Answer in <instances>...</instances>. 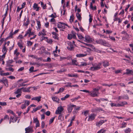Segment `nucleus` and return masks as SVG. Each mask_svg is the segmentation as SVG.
I'll return each mask as SVG.
<instances>
[{
  "label": "nucleus",
  "mask_w": 133,
  "mask_h": 133,
  "mask_svg": "<svg viewBox=\"0 0 133 133\" xmlns=\"http://www.w3.org/2000/svg\"><path fill=\"white\" fill-rule=\"evenodd\" d=\"M81 64L79 65H78L79 66H86L89 65L86 62H81Z\"/></svg>",
  "instance_id": "nucleus-30"
},
{
  "label": "nucleus",
  "mask_w": 133,
  "mask_h": 133,
  "mask_svg": "<svg viewBox=\"0 0 133 133\" xmlns=\"http://www.w3.org/2000/svg\"><path fill=\"white\" fill-rule=\"evenodd\" d=\"M32 29L31 28H29L28 30L26 31L25 34V35L24 36L26 37L28 35H29V33L30 32V31H31Z\"/></svg>",
  "instance_id": "nucleus-33"
},
{
  "label": "nucleus",
  "mask_w": 133,
  "mask_h": 133,
  "mask_svg": "<svg viewBox=\"0 0 133 133\" xmlns=\"http://www.w3.org/2000/svg\"><path fill=\"white\" fill-rule=\"evenodd\" d=\"M118 107H123L125 105L128 104L127 102L125 101L120 102L118 104Z\"/></svg>",
  "instance_id": "nucleus-11"
},
{
  "label": "nucleus",
  "mask_w": 133,
  "mask_h": 133,
  "mask_svg": "<svg viewBox=\"0 0 133 133\" xmlns=\"http://www.w3.org/2000/svg\"><path fill=\"white\" fill-rule=\"evenodd\" d=\"M70 95L68 94H66L64 97L61 98V99L62 101H64L66 99L70 97Z\"/></svg>",
  "instance_id": "nucleus-24"
},
{
  "label": "nucleus",
  "mask_w": 133,
  "mask_h": 133,
  "mask_svg": "<svg viewBox=\"0 0 133 133\" xmlns=\"http://www.w3.org/2000/svg\"><path fill=\"white\" fill-rule=\"evenodd\" d=\"M7 50L8 49L6 48L5 46H3L2 50V51L3 53H4V54L3 55H4L5 56Z\"/></svg>",
  "instance_id": "nucleus-19"
},
{
  "label": "nucleus",
  "mask_w": 133,
  "mask_h": 133,
  "mask_svg": "<svg viewBox=\"0 0 133 133\" xmlns=\"http://www.w3.org/2000/svg\"><path fill=\"white\" fill-rule=\"evenodd\" d=\"M92 48L93 49V50L96 52L98 53H101V51L100 50L97 49L94 46H92Z\"/></svg>",
  "instance_id": "nucleus-29"
},
{
  "label": "nucleus",
  "mask_w": 133,
  "mask_h": 133,
  "mask_svg": "<svg viewBox=\"0 0 133 133\" xmlns=\"http://www.w3.org/2000/svg\"><path fill=\"white\" fill-rule=\"evenodd\" d=\"M126 75H132L133 73V71L132 70H129L128 69H127L126 70Z\"/></svg>",
  "instance_id": "nucleus-17"
},
{
  "label": "nucleus",
  "mask_w": 133,
  "mask_h": 133,
  "mask_svg": "<svg viewBox=\"0 0 133 133\" xmlns=\"http://www.w3.org/2000/svg\"><path fill=\"white\" fill-rule=\"evenodd\" d=\"M55 18H52L50 19V22H53L54 24H55L56 23V21Z\"/></svg>",
  "instance_id": "nucleus-52"
},
{
  "label": "nucleus",
  "mask_w": 133,
  "mask_h": 133,
  "mask_svg": "<svg viewBox=\"0 0 133 133\" xmlns=\"http://www.w3.org/2000/svg\"><path fill=\"white\" fill-rule=\"evenodd\" d=\"M38 5L37 4H36V3H35L33 6V7L34 9H36V8H37V7H38Z\"/></svg>",
  "instance_id": "nucleus-64"
},
{
  "label": "nucleus",
  "mask_w": 133,
  "mask_h": 133,
  "mask_svg": "<svg viewBox=\"0 0 133 133\" xmlns=\"http://www.w3.org/2000/svg\"><path fill=\"white\" fill-rule=\"evenodd\" d=\"M103 63V66L104 67H106L109 66V62L107 61H104Z\"/></svg>",
  "instance_id": "nucleus-23"
},
{
  "label": "nucleus",
  "mask_w": 133,
  "mask_h": 133,
  "mask_svg": "<svg viewBox=\"0 0 133 133\" xmlns=\"http://www.w3.org/2000/svg\"><path fill=\"white\" fill-rule=\"evenodd\" d=\"M131 129L130 128H128L127 129H126L125 130H124V131L126 133H128L129 132H130L131 131Z\"/></svg>",
  "instance_id": "nucleus-56"
},
{
  "label": "nucleus",
  "mask_w": 133,
  "mask_h": 133,
  "mask_svg": "<svg viewBox=\"0 0 133 133\" xmlns=\"http://www.w3.org/2000/svg\"><path fill=\"white\" fill-rule=\"evenodd\" d=\"M76 16L78 20L80 21L81 20L82 18L81 15L79 14L78 13H77L76 14Z\"/></svg>",
  "instance_id": "nucleus-31"
},
{
  "label": "nucleus",
  "mask_w": 133,
  "mask_h": 133,
  "mask_svg": "<svg viewBox=\"0 0 133 133\" xmlns=\"http://www.w3.org/2000/svg\"><path fill=\"white\" fill-rule=\"evenodd\" d=\"M32 29L31 28H29L28 30L26 31L25 34V35L24 36L26 37L28 35H29V33L30 32V31H31Z\"/></svg>",
  "instance_id": "nucleus-34"
},
{
  "label": "nucleus",
  "mask_w": 133,
  "mask_h": 133,
  "mask_svg": "<svg viewBox=\"0 0 133 133\" xmlns=\"http://www.w3.org/2000/svg\"><path fill=\"white\" fill-rule=\"evenodd\" d=\"M0 105H6V103L5 102H0Z\"/></svg>",
  "instance_id": "nucleus-62"
},
{
  "label": "nucleus",
  "mask_w": 133,
  "mask_h": 133,
  "mask_svg": "<svg viewBox=\"0 0 133 133\" xmlns=\"http://www.w3.org/2000/svg\"><path fill=\"white\" fill-rule=\"evenodd\" d=\"M87 54H76V57H81L86 56Z\"/></svg>",
  "instance_id": "nucleus-15"
},
{
  "label": "nucleus",
  "mask_w": 133,
  "mask_h": 133,
  "mask_svg": "<svg viewBox=\"0 0 133 133\" xmlns=\"http://www.w3.org/2000/svg\"><path fill=\"white\" fill-rule=\"evenodd\" d=\"M5 69L7 71H9L12 72H13L14 70V69L11 67H9L8 68H6Z\"/></svg>",
  "instance_id": "nucleus-38"
},
{
  "label": "nucleus",
  "mask_w": 133,
  "mask_h": 133,
  "mask_svg": "<svg viewBox=\"0 0 133 133\" xmlns=\"http://www.w3.org/2000/svg\"><path fill=\"white\" fill-rule=\"evenodd\" d=\"M57 16L55 13H54L50 15V17L51 18H56Z\"/></svg>",
  "instance_id": "nucleus-43"
},
{
  "label": "nucleus",
  "mask_w": 133,
  "mask_h": 133,
  "mask_svg": "<svg viewBox=\"0 0 133 133\" xmlns=\"http://www.w3.org/2000/svg\"><path fill=\"white\" fill-rule=\"evenodd\" d=\"M76 106L74 105L69 104L67 106V110L69 113L71 112L73 109V108H76Z\"/></svg>",
  "instance_id": "nucleus-6"
},
{
  "label": "nucleus",
  "mask_w": 133,
  "mask_h": 133,
  "mask_svg": "<svg viewBox=\"0 0 133 133\" xmlns=\"http://www.w3.org/2000/svg\"><path fill=\"white\" fill-rule=\"evenodd\" d=\"M31 88L30 87H29L28 88H25L22 87L21 88V89L22 90V91L24 92H30V89Z\"/></svg>",
  "instance_id": "nucleus-14"
},
{
  "label": "nucleus",
  "mask_w": 133,
  "mask_h": 133,
  "mask_svg": "<svg viewBox=\"0 0 133 133\" xmlns=\"http://www.w3.org/2000/svg\"><path fill=\"white\" fill-rule=\"evenodd\" d=\"M79 41V42H81V43L85 44V45H87V46H88L90 47H92V46H93L91 44H88L86 43H85L84 42H81L80 41L78 40Z\"/></svg>",
  "instance_id": "nucleus-42"
},
{
  "label": "nucleus",
  "mask_w": 133,
  "mask_h": 133,
  "mask_svg": "<svg viewBox=\"0 0 133 133\" xmlns=\"http://www.w3.org/2000/svg\"><path fill=\"white\" fill-rule=\"evenodd\" d=\"M0 75L1 76H8L10 75V74L9 72H7L6 73H1Z\"/></svg>",
  "instance_id": "nucleus-46"
},
{
  "label": "nucleus",
  "mask_w": 133,
  "mask_h": 133,
  "mask_svg": "<svg viewBox=\"0 0 133 133\" xmlns=\"http://www.w3.org/2000/svg\"><path fill=\"white\" fill-rule=\"evenodd\" d=\"M64 109L62 106H59L58 107L57 110H56L55 114H61L63 110Z\"/></svg>",
  "instance_id": "nucleus-7"
},
{
  "label": "nucleus",
  "mask_w": 133,
  "mask_h": 133,
  "mask_svg": "<svg viewBox=\"0 0 133 133\" xmlns=\"http://www.w3.org/2000/svg\"><path fill=\"white\" fill-rule=\"evenodd\" d=\"M127 125V123L124 122H123L122 124V126L121 127V128H123L125 127Z\"/></svg>",
  "instance_id": "nucleus-49"
},
{
  "label": "nucleus",
  "mask_w": 133,
  "mask_h": 133,
  "mask_svg": "<svg viewBox=\"0 0 133 133\" xmlns=\"http://www.w3.org/2000/svg\"><path fill=\"white\" fill-rule=\"evenodd\" d=\"M42 39H45V40L48 43H50V40H48V37H43V38H42Z\"/></svg>",
  "instance_id": "nucleus-47"
},
{
  "label": "nucleus",
  "mask_w": 133,
  "mask_h": 133,
  "mask_svg": "<svg viewBox=\"0 0 133 133\" xmlns=\"http://www.w3.org/2000/svg\"><path fill=\"white\" fill-rule=\"evenodd\" d=\"M41 96H39L37 97L33 98L31 99V100H34L37 101L39 102L40 101H41Z\"/></svg>",
  "instance_id": "nucleus-18"
},
{
  "label": "nucleus",
  "mask_w": 133,
  "mask_h": 133,
  "mask_svg": "<svg viewBox=\"0 0 133 133\" xmlns=\"http://www.w3.org/2000/svg\"><path fill=\"white\" fill-rule=\"evenodd\" d=\"M58 119L61 121H62L64 120V117L62 115H60L58 117Z\"/></svg>",
  "instance_id": "nucleus-32"
},
{
  "label": "nucleus",
  "mask_w": 133,
  "mask_h": 133,
  "mask_svg": "<svg viewBox=\"0 0 133 133\" xmlns=\"http://www.w3.org/2000/svg\"><path fill=\"white\" fill-rule=\"evenodd\" d=\"M22 89H21V88L18 89L16 90V91L15 92V93L16 94H21L22 93Z\"/></svg>",
  "instance_id": "nucleus-28"
},
{
  "label": "nucleus",
  "mask_w": 133,
  "mask_h": 133,
  "mask_svg": "<svg viewBox=\"0 0 133 133\" xmlns=\"http://www.w3.org/2000/svg\"><path fill=\"white\" fill-rule=\"evenodd\" d=\"M96 115L94 114H91L88 117V121H92L95 118Z\"/></svg>",
  "instance_id": "nucleus-9"
},
{
  "label": "nucleus",
  "mask_w": 133,
  "mask_h": 133,
  "mask_svg": "<svg viewBox=\"0 0 133 133\" xmlns=\"http://www.w3.org/2000/svg\"><path fill=\"white\" fill-rule=\"evenodd\" d=\"M98 43L106 46L109 47L111 46V45L109 44V42H107L103 40L102 39H99V40Z\"/></svg>",
  "instance_id": "nucleus-3"
},
{
  "label": "nucleus",
  "mask_w": 133,
  "mask_h": 133,
  "mask_svg": "<svg viewBox=\"0 0 133 133\" xmlns=\"http://www.w3.org/2000/svg\"><path fill=\"white\" fill-rule=\"evenodd\" d=\"M77 35L79 39L83 41L84 37H83L82 35L80 34H78Z\"/></svg>",
  "instance_id": "nucleus-27"
},
{
  "label": "nucleus",
  "mask_w": 133,
  "mask_h": 133,
  "mask_svg": "<svg viewBox=\"0 0 133 133\" xmlns=\"http://www.w3.org/2000/svg\"><path fill=\"white\" fill-rule=\"evenodd\" d=\"M102 64L101 63H95L92 64L93 66L91 67L90 70L91 71H95L98 70L101 68V66Z\"/></svg>",
  "instance_id": "nucleus-1"
},
{
  "label": "nucleus",
  "mask_w": 133,
  "mask_h": 133,
  "mask_svg": "<svg viewBox=\"0 0 133 133\" xmlns=\"http://www.w3.org/2000/svg\"><path fill=\"white\" fill-rule=\"evenodd\" d=\"M106 131V130H105L102 129L98 131L97 133H105Z\"/></svg>",
  "instance_id": "nucleus-36"
},
{
  "label": "nucleus",
  "mask_w": 133,
  "mask_h": 133,
  "mask_svg": "<svg viewBox=\"0 0 133 133\" xmlns=\"http://www.w3.org/2000/svg\"><path fill=\"white\" fill-rule=\"evenodd\" d=\"M112 31L111 30H107L106 31V34H109L112 33Z\"/></svg>",
  "instance_id": "nucleus-61"
},
{
  "label": "nucleus",
  "mask_w": 133,
  "mask_h": 133,
  "mask_svg": "<svg viewBox=\"0 0 133 133\" xmlns=\"http://www.w3.org/2000/svg\"><path fill=\"white\" fill-rule=\"evenodd\" d=\"M58 50H56V49L54 51H53V54L54 55V56L55 57H57L58 55L56 54L55 53H57V52Z\"/></svg>",
  "instance_id": "nucleus-53"
},
{
  "label": "nucleus",
  "mask_w": 133,
  "mask_h": 133,
  "mask_svg": "<svg viewBox=\"0 0 133 133\" xmlns=\"http://www.w3.org/2000/svg\"><path fill=\"white\" fill-rule=\"evenodd\" d=\"M65 26H68V25L64 23L59 22L57 24V26L58 28L65 29Z\"/></svg>",
  "instance_id": "nucleus-5"
},
{
  "label": "nucleus",
  "mask_w": 133,
  "mask_h": 133,
  "mask_svg": "<svg viewBox=\"0 0 133 133\" xmlns=\"http://www.w3.org/2000/svg\"><path fill=\"white\" fill-rule=\"evenodd\" d=\"M72 65L76 66H77L78 65V63L76 59H72Z\"/></svg>",
  "instance_id": "nucleus-21"
},
{
  "label": "nucleus",
  "mask_w": 133,
  "mask_h": 133,
  "mask_svg": "<svg viewBox=\"0 0 133 133\" xmlns=\"http://www.w3.org/2000/svg\"><path fill=\"white\" fill-rule=\"evenodd\" d=\"M29 19L28 18L27 19L26 22L25 23H24V24L23 25H24L25 26H27L29 24Z\"/></svg>",
  "instance_id": "nucleus-37"
},
{
  "label": "nucleus",
  "mask_w": 133,
  "mask_h": 133,
  "mask_svg": "<svg viewBox=\"0 0 133 133\" xmlns=\"http://www.w3.org/2000/svg\"><path fill=\"white\" fill-rule=\"evenodd\" d=\"M41 5L42 7L43 8V9H45L46 8V5H44V3L42 2H41Z\"/></svg>",
  "instance_id": "nucleus-54"
},
{
  "label": "nucleus",
  "mask_w": 133,
  "mask_h": 133,
  "mask_svg": "<svg viewBox=\"0 0 133 133\" xmlns=\"http://www.w3.org/2000/svg\"><path fill=\"white\" fill-rule=\"evenodd\" d=\"M118 100H120L122 99H124V97L123 96H119L117 98Z\"/></svg>",
  "instance_id": "nucleus-58"
},
{
  "label": "nucleus",
  "mask_w": 133,
  "mask_h": 133,
  "mask_svg": "<svg viewBox=\"0 0 133 133\" xmlns=\"http://www.w3.org/2000/svg\"><path fill=\"white\" fill-rule=\"evenodd\" d=\"M104 123V121L103 120H101L99 122H97L96 124V126L98 127H99L101 125Z\"/></svg>",
  "instance_id": "nucleus-20"
},
{
  "label": "nucleus",
  "mask_w": 133,
  "mask_h": 133,
  "mask_svg": "<svg viewBox=\"0 0 133 133\" xmlns=\"http://www.w3.org/2000/svg\"><path fill=\"white\" fill-rule=\"evenodd\" d=\"M109 38L111 40L113 41L114 42H115L116 41L115 39V38L113 36H109Z\"/></svg>",
  "instance_id": "nucleus-45"
},
{
  "label": "nucleus",
  "mask_w": 133,
  "mask_h": 133,
  "mask_svg": "<svg viewBox=\"0 0 133 133\" xmlns=\"http://www.w3.org/2000/svg\"><path fill=\"white\" fill-rule=\"evenodd\" d=\"M67 48L69 50H73L74 48V45L72 44V43H70L69 44V45L67 47Z\"/></svg>",
  "instance_id": "nucleus-12"
},
{
  "label": "nucleus",
  "mask_w": 133,
  "mask_h": 133,
  "mask_svg": "<svg viewBox=\"0 0 133 133\" xmlns=\"http://www.w3.org/2000/svg\"><path fill=\"white\" fill-rule=\"evenodd\" d=\"M30 102L29 101H25V105H26L27 106H28L30 104Z\"/></svg>",
  "instance_id": "nucleus-63"
},
{
  "label": "nucleus",
  "mask_w": 133,
  "mask_h": 133,
  "mask_svg": "<svg viewBox=\"0 0 133 133\" xmlns=\"http://www.w3.org/2000/svg\"><path fill=\"white\" fill-rule=\"evenodd\" d=\"M52 99L54 101L58 103L59 99L56 97H54L52 98Z\"/></svg>",
  "instance_id": "nucleus-35"
},
{
  "label": "nucleus",
  "mask_w": 133,
  "mask_h": 133,
  "mask_svg": "<svg viewBox=\"0 0 133 133\" xmlns=\"http://www.w3.org/2000/svg\"><path fill=\"white\" fill-rule=\"evenodd\" d=\"M14 62L13 60H9L7 62L6 66H10V64Z\"/></svg>",
  "instance_id": "nucleus-25"
},
{
  "label": "nucleus",
  "mask_w": 133,
  "mask_h": 133,
  "mask_svg": "<svg viewBox=\"0 0 133 133\" xmlns=\"http://www.w3.org/2000/svg\"><path fill=\"white\" fill-rule=\"evenodd\" d=\"M74 130L72 131L71 132V131L70 129L67 130L66 133H74Z\"/></svg>",
  "instance_id": "nucleus-55"
},
{
  "label": "nucleus",
  "mask_w": 133,
  "mask_h": 133,
  "mask_svg": "<svg viewBox=\"0 0 133 133\" xmlns=\"http://www.w3.org/2000/svg\"><path fill=\"white\" fill-rule=\"evenodd\" d=\"M72 38V35L71 34H69L68 36V38L69 39H71Z\"/></svg>",
  "instance_id": "nucleus-50"
},
{
  "label": "nucleus",
  "mask_w": 133,
  "mask_h": 133,
  "mask_svg": "<svg viewBox=\"0 0 133 133\" xmlns=\"http://www.w3.org/2000/svg\"><path fill=\"white\" fill-rule=\"evenodd\" d=\"M25 133H29L30 132H33L32 128L31 127H29L25 129Z\"/></svg>",
  "instance_id": "nucleus-8"
},
{
  "label": "nucleus",
  "mask_w": 133,
  "mask_h": 133,
  "mask_svg": "<svg viewBox=\"0 0 133 133\" xmlns=\"http://www.w3.org/2000/svg\"><path fill=\"white\" fill-rule=\"evenodd\" d=\"M90 7L92 10H95L96 9V6H95L93 7L92 4H90Z\"/></svg>",
  "instance_id": "nucleus-44"
},
{
  "label": "nucleus",
  "mask_w": 133,
  "mask_h": 133,
  "mask_svg": "<svg viewBox=\"0 0 133 133\" xmlns=\"http://www.w3.org/2000/svg\"><path fill=\"white\" fill-rule=\"evenodd\" d=\"M83 41L87 43H90L92 41V39L89 36L86 35L84 38Z\"/></svg>",
  "instance_id": "nucleus-4"
},
{
  "label": "nucleus",
  "mask_w": 133,
  "mask_h": 133,
  "mask_svg": "<svg viewBox=\"0 0 133 133\" xmlns=\"http://www.w3.org/2000/svg\"><path fill=\"white\" fill-rule=\"evenodd\" d=\"M37 22L38 27L39 29L41 26L40 22L39 21H37Z\"/></svg>",
  "instance_id": "nucleus-57"
},
{
  "label": "nucleus",
  "mask_w": 133,
  "mask_h": 133,
  "mask_svg": "<svg viewBox=\"0 0 133 133\" xmlns=\"http://www.w3.org/2000/svg\"><path fill=\"white\" fill-rule=\"evenodd\" d=\"M64 88H60L59 89V90L58 91V92H55L54 94H58L60 92H62L64 90Z\"/></svg>",
  "instance_id": "nucleus-26"
},
{
  "label": "nucleus",
  "mask_w": 133,
  "mask_h": 133,
  "mask_svg": "<svg viewBox=\"0 0 133 133\" xmlns=\"http://www.w3.org/2000/svg\"><path fill=\"white\" fill-rule=\"evenodd\" d=\"M98 90V89L97 88H93V90L90 91V95L93 97L98 96L99 94Z\"/></svg>",
  "instance_id": "nucleus-2"
},
{
  "label": "nucleus",
  "mask_w": 133,
  "mask_h": 133,
  "mask_svg": "<svg viewBox=\"0 0 133 133\" xmlns=\"http://www.w3.org/2000/svg\"><path fill=\"white\" fill-rule=\"evenodd\" d=\"M14 34L13 33V31L12 30L10 33L9 35V36L7 38H12V36Z\"/></svg>",
  "instance_id": "nucleus-40"
},
{
  "label": "nucleus",
  "mask_w": 133,
  "mask_h": 133,
  "mask_svg": "<svg viewBox=\"0 0 133 133\" xmlns=\"http://www.w3.org/2000/svg\"><path fill=\"white\" fill-rule=\"evenodd\" d=\"M24 83H23V82H22V83L20 84L18 86V87H21L23 86H25L26 85H28V84H24Z\"/></svg>",
  "instance_id": "nucleus-48"
},
{
  "label": "nucleus",
  "mask_w": 133,
  "mask_h": 133,
  "mask_svg": "<svg viewBox=\"0 0 133 133\" xmlns=\"http://www.w3.org/2000/svg\"><path fill=\"white\" fill-rule=\"evenodd\" d=\"M68 77H78V75L77 74H69L67 75Z\"/></svg>",
  "instance_id": "nucleus-22"
},
{
  "label": "nucleus",
  "mask_w": 133,
  "mask_h": 133,
  "mask_svg": "<svg viewBox=\"0 0 133 133\" xmlns=\"http://www.w3.org/2000/svg\"><path fill=\"white\" fill-rule=\"evenodd\" d=\"M80 91L86 93H89L90 92V91H89L86 90H80Z\"/></svg>",
  "instance_id": "nucleus-60"
},
{
  "label": "nucleus",
  "mask_w": 133,
  "mask_h": 133,
  "mask_svg": "<svg viewBox=\"0 0 133 133\" xmlns=\"http://www.w3.org/2000/svg\"><path fill=\"white\" fill-rule=\"evenodd\" d=\"M42 108V106H38L36 108H34L33 110L31 111V112L33 113L34 112L37 111V110L40 109Z\"/></svg>",
  "instance_id": "nucleus-16"
},
{
  "label": "nucleus",
  "mask_w": 133,
  "mask_h": 133,
  "mask_svg": "<svg viewBox=\"0 0 133 133\" xmlns=\"http://www.w3.org/2000/svg\"><path fill=\"white\" fill-rule=\"evenodd\" d=\"M32 44V42L30 41H28L27 42V45L28 46H31Z\"/></svg>",
  "instance_id": "nucleus-51"
},
{
  "label": "nucleus",
  "mask_w": 133,
  "mask_h": 133,
  "mask_svg": "<svg viewBox=\"0 0 133 133\" xmlns=\"http://www.w3.org/2000/svg\"><path fill=\"white\" fill-rule=\"evenodd\" d=\"M0 82L3 83L6 87H7L8 86V82L7 79L3 78L0 80Z\"/></svg>",
  "instance_id": "nucleus-10"
},
{
  "label": "nucleus",
  "mask_w": 133,
  "mask_h": 133,
  "mask_svg": "<svg viewBox=\"0 0 133 133\" xmlns=\"http://www.w3.org/2000/svg\"><path fill=\"white\" fill-rule=\"evenodd\" d=\"M52 37L55 39L57 40L58 39V34L55 32H52Z\"/></svg>",
  "instance_id": "nucleus-13"
},
{
  "label": "nucleus",
  "mask_w": 133,
  "mask_h": 133,
  "mask_svg": "<svg viewBox=\"0 0 133 133\" xmlns=\"http://www.w3.org/2000/svg\"><path fill=\"white\" fill-rule=\"evenodd\" d=\"M18 46L21 49H22L23 48V46L22 45V44L20 42H18Z\"/></svg>",
  "instance_id": "nucleus-59"
},
{
  "label": "nucleus",
  "mask_w": 133,
  "mask_h": 133,
  "mask_svg": "<svg viewBox=\"0 0 133 133\" xmlns=\"http://www.w3.org/2000/svg\"><path fill=\"white\" fill-rule=\"evenodd\" d=\"M66 70L65 69H60L59 70H58L57 71V72L58 73H61L65 71Z\"/></svg>",
  "instance_id": "nucleus-41"
},
{
  "label": "nucleus",
  "mask_w": 133,
  "mask_h": 133,
  "mask_svg": "<svg viewBox=\"0 0 133 133\" xmlns=\"http://www.w3.org/2000/svg\"><path fill=\"white\" fill-rule=\"evenodd\" d=\"M110 105L111 107H118V104L115 103H111L110 104Z\"/></svg>",
  "instance_id": "nucleus-39"
}]
</instances>
